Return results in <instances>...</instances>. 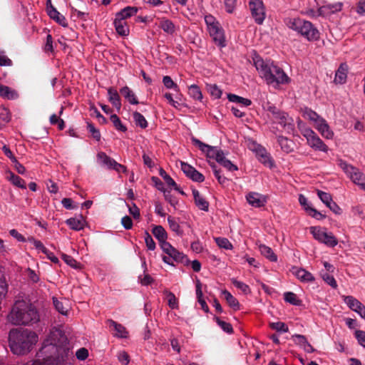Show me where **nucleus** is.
<instances>
[{"mask_svg":"<svg viewBox=\"0 0 365 365\" xmlns=\"http://www.w3.org/2000/svg\"><path fill=\"white\" fill-rule=\"evenodd\" d=\"M207 91L215 99L220 98L222 94L221 89L215 84L207 85Z\"/></svg>","mask_w":365,"mask_h":365,"instance_id":"nucleus-49","label":"nucleus"},{"mask_svg":"<svg viewBox=\"0 0 365 365\" xmlns=\"http://www.w3.org/2000/svg\"><path fill=\"white\" fill-rule=\"evenodd\" d=\"M7 178L14 185L22 189L26 188L25 181L14 173L9 172Z\"/></svg>","mask_w":365,"mask_h":365,"instance_id":"nucleus-35","label":"nucleus"},{"mask_svg":"<svg viewBox=\"0 0 365 365\" xmlns=\"http://www.w3.org/2000/svg\"><path fill=\"white\" fill-rule=\"evenodd\" d=\"M113 24L116 32L119 35L122 36H126L129 34V27L125 20L121 19L115 16Z\"/></svg>","mask_w":365,"mask_h":365,"instance_id":"nucleus-17","label":"nucleus"},{"mask_svg":"<svg viewBox=\"0 0 365 365\" xmlns=\"http://www.w3.org/2000/svg\"><path fill=\"white\" fill-rule=\"evenodd\" d=\"M314 128L320 133L322 137L327 139H332L334 137V132L331 130L329 125L324 118H322L314 125Z\"/></svg>","mask_w":365,"mask_h":365,"instance_id":"nucleus-16","label":"nucleus"},{"mask_svg":"<svg viewBox=\"0 0 365 365\" xmlns=\"http://www.w3.org/2000/svg\"><path fill=\"white\" fill-rule=\"evenodd\" d=\"M277 142L284 153H289L294 150V142L287 137L279 135L277 137Z\"/></svg>","mask_w":365,"mask_h":365,"instance_id":"nucleus-23","label":"nucleus"},{"mask_svg":"<svg viewBox=\"0 0 365 365\" xmlns=\"http://www.w3.org/2000/svg\"><path fill=\"white\" fill-rule=\"evenodd\" d=\"M167 300L170 308L172 309H178V301L175 294L170 292H167Z\"/></svg>","mask_w":365,"mask_h":365,"instance_id":"nucleus-50","label":"nucleus"},{"mask_svg":"<svg viewBox=\"0 0 365 365\" xmlns=\"http://www.w3.org/2000/svg\"><path fill=\"white\" fill-rule=\"evenodd\" d=\"M324 236L321 243L331 247H334L338 244V240L331 232H326Z\"/></svg>","mask_w":365,"mask_h":365,"instance_id":"nucleus-37","label":"nucleus"},{"mask_svg":"<svg viewBox=\"0 0 365 365\" xmlns=\"http://www.w3.org/2000/svg\"><path fill=\"white\" fill-rule=\"evenodd\" d=\"M339 165L354 184L365 190V175L364 173L342 160H339Z\"/></svg>","mask_w":365,"mask_h":365,"instance_id":"nucleus-8","label":"nucleus"},{"mask_svg":"<svg viewBox=\"0 0 365 365\" xmlns=\"http://www.w3.org/2000/svg\"><path fill=\"white\" fill-rule=\"evenodd\" d=\"M168 222L169 224V227L173 232H175L179 236H182L183 235V231L181 229L180 224L176 220V219L169 216L168 217Z\"/></svg>","mask_w":365,"mask_h":365,"instance_id":"nucleus-38","label":"nucleus"},{"mask_svg":"<svg viewBox=\"0 0 365 365\" xmlns=\"http://www.w3.org/2000/svg\"><path fill=\"white\" fill-rule=\"evenodd\" d=\"M249 6L255 22L258 24H262L265 18V11L262 1L261 0H250Z\"/></svg>","mask_w":365,"mask_h":365,"instance_id":"nucleus-12","label":"nucleus"},{"mask_svg":"<svg viewBox=\"0 0 365 365\" xmlns=\"http://www.w3.org/2000/svg\"><path fill=\"white\" fill-rule=\"evenodd\" d=\"M322 277L324 282L330 285L332 288L336 289L337 287V283L333 276L328 273H324L322 275Z\"/></svg>","mask_w":365,"mask_h":365,"instance_id":"nucleus-61","label":"nucleus"},{"mask_svg":"<svg viewBox=\"0 0 365 365\" xmlns=\"http://www.w3.org/2000/svg\"><path fill=\"white\" fill-rule=\"evenodd\" d=\"M355 337L356 338L358 343L365 348V331L356 330L355 331Z\"/></svg>","mask_w":365,"mask_h":365,"instance_id":"nucleus-64","label":"nucleus"},{"mask_svg":"<svg viewBox=\"0 0 365 365\" xmlns=\"http://www.w3.org/2000/svg\"><path fill=\"white\" fill-rule=\"evenodd\" d=\"M221 165H222L225 168L228 170L229 171L237 170L238 168L237 165H234L230 160L226 159L225 153L221 157V160L217 162Z\"/></svg>","mask_w":365,"mask_h":365,"instance_id":"nucleus-46","label":"nucleus"},{"mask_svg":"<svg viewBox=\"0 0 365 365\" xmlns=\"http://www.w3.org/2000/svg\"><path fill=\"white\" fill-rule=\"evenodd\" d=\"M287 26L301 34L308 41H317L319 38L318 29L310 22L300 18L289 19Z\"/></svg>","mask_w":365,"mask_h":365,"instance_id":"nucleus-5","label":"nucleus"},{"mask_svg":"<svg viewBox=\"0 0 365 365\" xmlns=\"http://www.w3.org/2000/svg\"><path fill=\"white\" fill-rule=\"evenodd\" d=\"M192 195L195 200L196 206L204 211H207L209 207V202L200 195L197 190H192Z\"/></svg>","mask_w":365,"mask_h":365,"instance_id":"nucleus-21","label":"nucleus"},{"mask_svg":"<svg viewBox=\"0 0 365 365\" xmlns=\"http://www.w3.org/2000/svg\"><path fill=\"white\" fill-rule=\"evenodd\" d=\"M11 115L7 110H4L0 113V129H2L10 121Z\"/></svg>","mask_w":365,"mask_h":365,"instance_id":"nucleus-53","label":"nucleus"},{"mask_svg":"<svg viewBox=\"0 0 365 365\" xmlns=\"http://www.w3.org/2000/svg\"><path fill=\"white\" fill-rule=\"evenodd\" d=\"M254 65L260 77L268 85L277 87L280 84L288 83L290 78L284 71L270 61H264L259 56L253 58Z\"/></svg>","mask_w":365,"mask_h":365,"instance_id":"nucleus-3","label":"nucleus"},{"mask_svg":"<svg viewBox=\"0 0 365 365\" xmlns=\"http://www.w3.org/2000/svg\"><path fill=\"white\" fill-rule=\"evenodd\" d=\"M294 343L302 348L308 341L306 336L302 334H294L292 336Z\"/></svg>","mask_w":365,"mask_h":365,"instance_id":"nucleus-62","label":"nucleus"},{"mask_svg":"<svg viewBox=\"0 0 365 365\" xmlns=\"http://www.w3.org/2000/svg\"><path fill=\"white\" fill-rule=\"evenodd\" d=\"M133 117L136 125L140 126L141 128H147L148 122L141 113L135 111L133 113Z\"/></svg>","mask_w":365,"mask_h":365,"instance_id":"nucleus-42","label":"nucleus"},{"mask_svg":"<svg viewBox=\"0 0 365 365\" xmlns=\"http://www.w3.org/2000/svg\"><path fill=\"white\" fill-rule=\"evenodd\" d=\"M108 100L110 102V103L118 110H119L121 108V102H120V98L118 91L113 88H109L108 89Z\"/></svg>","mask_w":365,"mask_h":365,"instance_id":"nucleus-26","label":"nucleus"},{"mask_svg":"<svg viewBox=\"0 0 365 365\" xmlns=\"http://www.w3.org/2000/svg\"><path fill=\"white\" fill-rule=\"evenodd\" d=\"M222 295L225 297L229 306L234 310H238L240 309V304L238 300L235 297H233L230 292L227 290H223L222 292Z\"/></svg>","mask_w":365,"mask_h":365,"instance_id":"nucleus-32","label":"nucleus"},{"mask_svg":"<svg viewBox=\"0 0 365 365\" xmlns=\"http://www.w3.org/2000/svg\"><path fill=\"white\" fill-rule=\"evenodd\" d=\"M53 303L56 309L63 315H67L69 311L68 302L66 299L59 300L56 297H53Z\"/></svg>","mask_w":365,"mask_h":365,"instance_id":"nucleus-24","label":"nucleus"},{"mask_svg":"<svg viewBox=\"0 0 365 365\" xmlns=\"http://www.w3.org/2000/svg\"><path fill=\"white\" fill-rule=\"evenodd\" d=\"M38 341V336L34 331L25 329H12L9 334L11 351L16 355L29 353Z\"/></svg>","mask_w":365,"mask_h":365,"instance_id":"nucleus-4","label":"nucleus"},{"mask_svg":"<svg viewBox=\"0 0 365 365\" xmlns=\"http://www.w3.org/2000/svg\"><path fill=\"white\" fill-rule=\"evenodd\" d=\"M66 222L70 227L71 229L76 231L83 230L86 223L82 216H81L78 218H69L66 220Z\"/></svg>","mask_w":365,"mask_h":365,"instance_id":"nucleus-28","label":"nucleus"},{"mask_svg":"<svg viewBox=\"0 0 365 365\" xmlns=\"http://www.w3.org/2000/svg\"><path fill=\"white\" fill-rule=\"evenodd\" d=\"M8 321L14 325L32 326L40 320L36 307L29 301L16 300L8 314Z\"/></svg>","mask_w":365,"mask_h":365,"instance_id":"nucleus-2","label":"nucleus"},{"mask_svg":"<svg viewBox=\"0 0 365 365\" xmlns=\"http://www.w3.org/2000/svg\"><path fill=\"white\" fill-rule=\"evenodd\" d=\"M0 96L6 99H15L18 97V93L11 88L0 85Z\"/></svg>","mask_w":365,"mask_h":365,"instance_id":"nucleus-31","label":"nucleus"},{"mask_svg":"<svg viewBox=\"0 0 365 365\" xmlns=\"http://www.w3.org/2000/svg\"><path fill=\"white\" fill-rule=\"evenodd\" d=\"M272 329L279 332H287L289 331L288 327L282 322H273L270 324Z\"/></svg>","mask_w":365,"mask_h":365,"instance_id":"nucleus-57","label":"nucleus"},{"mask_svg":"<svg viewBox=\"0 0 365 365\" xmlns=\"http://www.w3.org/2000/svg\"><path fill=\"white\" fill-rule=\"evenodd\" d=\"M227 98L230 102L240 103L245 106H249L252 104L251 100L232 93L227 94Z\"/></svg>","mask_w":365,"mask_h":365,"instance_id":"nucleus-36","label":"nucleus"},{"mask_svg":"<svg viewBox=\"0 0 365 365\" xmlns=\"http://www.w3.org/2000/svg\"><path fill=\"white\" fill-rule=\"evenodd\" d=\"M121 95L130 103L138 104V101L133 91L128 86H124L120 90Z\"/></svg>","mask_w":365,"mask_h":365,"instance_id":"nucleus-29","label":"nucleus"},{"mask_svg":"<svg viewBox=\"0 0 365 365\" xmlns=\"http://www.w3.org/2000/svg\"><path fill=\"white\" fill-rule=\"evenodd\" d=\"M107 324L110 327H113L114 328L115 331H116V333L114 334L115 336L118 338H126L128 336V331L122 324L117 323L113 319H108Z\"/></svg>","mask_w":365,"mask_h":365,"instance_id":"nucleus-25","label":"nucleus"},{"mask_svg":"<svg viewBox=\"0 0 365 365\" xmlns=\"http://www.w3.org/2000/svg\"><path fill=\"white\" fill-rule=\"evenodd\" d=\"M117 357L118 361L124 365H128L130 362V356L125 351L118 352Z\"/></svg>","mask_w":365,"mask_h":365,"instance_id":"nucleus-63","label":"nucleus"},{"mask_svg":"<svg viewBox=\"0 0 365 365\" xmlns=\"http://www.w3.org/2000/svg\"><path fill=\"white\" fill-rule=\"evenodd\" d=\"M348 73V66L346 63H341L336 71L334 82L339 84H344L346 81Z\"/></svg>","mask_w":365,"mask_h":365,"instance_id":"nucleus-18","label":"nucleus"},{"mask_svg":"<svg viewBox=\"0 0 365 365\" xmlns=\"http://www.w3.org/2000/svg\"><path fill=\"white\" fill-rule=\"evenodd\" d=\"M143 266L144 267L145 269H144V274L143 275H140L138 277V281L139 282L143 285V286H148V285H150L153 282V279L151 277V276L148 274H145V269H147L146 267V263L144 261L143 263Z\"/></svg>","mask_w":365,"mask_h":365,"instance_id":"nucleus-45","label":"nucleus"},{"mask_svg":"<svg viewBox=\"0 0 365 365\" xmlns=\"http://www.w3.org/2000/svg\"><path fill=\"white\" fill-rule=\"evenodd\" d=\"M138 11V7L127 6V7L123 9L119 12H118L115 14V16H117L121 19L125 20L128 18L135 16Z\"/></svg>","mask_w":365,"mask_h":365,"instance_id":"nucleus-30","label":"nucleus"},{"mask_svg":"<svg viewBox=\"0 0 365 365\" xmlns=\"http://www.w3.org/2000/svg\"><path fill=\"white\" fill-rule=\"evenodd\" d=\"M160 247L162 248L163 251L168 255L164 256L163 257L164 262L168 264H173L172 262L170 261L171 259L176 262H182L184 258L183 254L177 250L169 242H164L162 246H160Z\"/></svg>","mask_w":365,"mask_h":365,"instance_id":"nucleus-10","label":"nucleus"},{"mask_svg":"<svg viewBox=\"0 0 365 365\" xmlns=\"http://www.w3.org/2000/svg\"><path fill=\"white\" fill-rule=\"evenodd\" d=\"M246 199L250 205L255 207H263L266 203V198L259 193L250 192L246 195Z\"/></svg>","mask_w":365,"mask_h":365,"instance_id":"nucleus-14","label":"nucleus"},{"mask_svg":"<svg viewBox=\"0 0 365 365\" xmlns=\"http://www.w3.org/2000/svg\"><path fill=\"white\" fill-rule=\"evenodd\" d=\"M342 9L341 3H336L334 4H329L323 7L319 8V11L329 10V12L334 13L341 11Z\"/></svg>","mask_w":365,"mask_h":365,"instance_id":"nucleus-59","label":"nucleus"},{"mask_svg":"<svg viewBox=\"0 0 365 365\" xmlns=\"http://www.w3.org/2000/svg\"><path fill=\"white\" fill-rule=\"evenodd\" d=\"M159 174L164 179L168 185L174 187L175 190H179V187L176 182L169 175L167 174V173L163 168L160 170Z\"/></svg>","mask_w":365,"mask_h":365,"instance_id":"nucleus-43","label":"nucleus"},{"mask_svg":"<svg viewBox=\"0 0 365 365\" xmlns=\"http://www.w3.org/2000/svg\"><path fill=\"white\" fill-rule=\"evenodd\" d=\"M110 120L117 130L122 132H125L127 130V128L122 123L120 119L116 114L110 115Z\"/></svg>","mask_w":365,"mask_h":365,"instance_id":"nucleus-48","label":"nucleus"},{"mask_svg":"<svg viewBox=\"0 0 365 365\" xmlns=\"http://www.w3.org/2000/svg\"><path fill=\"white\" fill-rule=\"evenodd\" d=\"M259 250L261 254L271 262H276L277 260V255L269 247L265 245H259Z\"/></svg>","mask_w":365,"mask_h":365,"instance_id":"nucleus-34","label":"nucleus"},{"mask_svg":"<svg viewBox=\"0 0 365 365\" xmlns=\"http://www.w3.org/2000/svg\"><path fill=\"white\" fill-rule=\"evenodd\" d=\"M305 210L310 216L317 220H322L325 217L324 215L317 211L315 208L312 207L310 205L305 207Z\"/></svg>","mask_w":365,"mask_h":365,"instance_id":"nucleus-54","label":"nucleus"},{"mask_svg":"<svg viewBox=\"0 0 365 365\" xmlns=\"http://www.w3.org/2000/svg\"><path fill=\"white\" fill-rule=\"evenodd\" d=\"M205 21L207 25L210 36L212 37L215 43L222 48L226 46L224 31L220 23L212 15H206Z\"/></svg>","mask_w":365,"mask_h":365,"instance_id":"nucleus-6","label":"nucleus"},{"mask_svg":"<svg viewBox=\"0 0 365 365\" xmlns=\"http://www.w3.org/2000/svg\"><path fill=\"white\" fill-rule=\"evenodd\" d=\"M158 27L168 35H174L176 32V26L174 23L165 17L158 18Z\"/></svg>","mask_w":365,"mask_h":365,"instance_id":"nucleus-15","label":"nucleus"},{"mask_svg":"<svg viewBox=\"0 0 365 365\" xmlns=\"http://www.w3.org/2000/svg\"><path fill=\"white\" fill-rule=\"evenodd\" d=\"M302 117L312 122L315 125L322 118L315 111L309 108H305L302 110Z\"/></svg>","mask_w":365,"mask_h":365,"instance_id":"nucleus-27","label":"nucleus"},{"mask_svg":"<svg viewBox=\"0 0 365 365\" xmlns=\"http://www.w3.org/2000/svg\"><path fill=\"white\" fill-rule=\"evenodd\" d=\"M63 260L70 267L74 269H81V265L73 257L66 254H62L61 256Z\"/></svg>","mask_w":365,"mask_h":365,"instance_id":"nucleus-47","label":"nucleus"},{"mask_svg":"<svg viewBox=\"0 0 365 365\" xmlns=\"http://www.w3.org/2000/svg\"><path fill=\"white\" fill-rule=\"evenodd\" d=\"M87 129L89 131V133L92 135V137L96 140L97 141H99L101 140V133L99 130L95 128L94 125L91 123H87Z\"/></svg>","mask_w":365,"mask_h":365,"instance_id":"nucleus-56","label":"nucleus"},{"mask_svg":"<svg viewBox=\"0 0 365 365\" xmlns=\"http://www.w3.org/2000/svg\"><path fill=\"white\" fill-rule=\"evenodd\" d=\"M215 240L217 245L221 248H224L225 250H232L233 247L231 242L227 238L217 237Z\"/></svg>","mask_w":365,"mask_h":365,"instance_id":"nucleus-51","label":"nucleus"},{"mask_svg":"<svg viewBox=\"0 0 365 365\" xmlns=\"http://www.w3.org/2000/svg\"><path fill=\"white\" fill-rule=\"evenodd\" d=\"M307 144L314 150L327 153L328 146L314 131L305 130V137Z\"/></svg>","mask_w":365,"mask_h":365,"instance_id":"nucleus-11","label":"nucleus"},{"mask_svg":"<svg viewBox=\"0 0 365 365\" xmlns=\"http://www.w3.org/2000/svg\"><path fill=\"white\" fill-rule=\"evenodd\" d=\"M163 83L167 88H169V89L173 88L176 91L178 89V85L168 76H165L163 77Z\"/></svg>","mask_w":365,"mask_h":365,"instance_id":"nucleus-60","label":"nucleus"},{"mask_svg":"<svg viewBox=\"0 0 365 365\" xmlns=\"http://www.w3.org/2000/svg\"><path fill=\"white\" fill-rule=\"evenodd\" d=\"M188 93L191 98L195 100L201 101L202 99V94L200 88L197 85H191L189 87Z\"/></svg>","mask_w":365,"mask_h":365,"instance_id":"nucleus-40","label":"nucleus"},{"mask_svg":"<svg viewBox=\"0 0 365 365\" xmlns=\"http://www.w3.org/2000/svg\"><path fill=\"white\" fill-rule=\"evenodd\" d=\"M209 164H210V167L212 168L214 175H215V178L217 179V181L219 182V183L221 185L225 184L227 181V178H225V176L221 175V171H220V170L217 169V166H216L215 163L213 162L209 161Z\"/></svg>","mask_w":365,"mask_h":365,"instance_id":"nucleus-44","label":"nucleus"},{"mask_svg":"<svg viewBox=\"0 0 365 365\" xmlns=\"http://www.w3.org/2000/svg\"><path fill=\"white\" fill-rule=\"evenodd\" d=\"M344 302L354 312H356L360 317L365 319V306L357 299L352 296H346L344 297Z\"/></svg>","mask_w":365,"mask_h":365,"instance_id":"nucleus-13","label":"nucleus"},{"mask_svg":"<svg viewBox=\"0 0 365 365\" xmlns=\"http://www.w3.org/2000/svg\"><path fill=\"white\" fill-rule=\"evenodd\" d=\"M317 195L327 206L332 201L331 195L322 190H317Z\"/></svg>","mask_w":365,"mask_h":365,"instance_id":"nucleus-58","label":"nucleus"},{"mask_svg":"<svg viewBox=\"0 0 365 365\" xmlns=\"http://www.w3.org/2000/svg\"><path fill=\"white\" fill-rule=\"evenodd\" d=\"M267 110L272 114L274 123L279 124L287 133H294V120L288 113L272 105H268Z\"/></svg>","mask_w":365,"mask_h":365,"instance_id":"nucleus-7","label":"nucleus"},{"mask_svg":"<svg viewBox=\"0 0 365 365\" xmlns=\"http://www.w3.org/2000/svg\"><path fill=\"white\" fill-rule=\"evenodd\" d=\"M284 299L285 302L292 305L299 306L302 303V301L298 299L297 294L291 292H285L284 294Z\"/></svg>","mask_w":365,"mask_h":365,"instance_id":"nucleus-41","label":"nucleus"},{"mask_svg":"<svg viewBox=\"0 0 365 365\" xmlns=\"http://www.w3.org/2000/svg\"><path fill=\"white\" fill-rule=\"evenodd\" d=\"M293 274L302 282H309L314 280V276L309 272L302 268H293Z\"/></svg>","mask_w":365,"mask_h":365,"instance_id":"nucleus-19","label":"nucleus"},{"mask_svg":"<svg viewBox=\"0 0 365 365\" xmlns=\"http://www.w3.org/2000/svg\"><path fill=\"white\" fill-rule=\"evenodd\" d=\"M192 142L206 155L207 158L215 159L217 162L221 160V157L224 154L222 150L218 149L217 147L207 145L196 138H193Z\"/></svg>","mask_w":365,"mask_h":365,"instance_id":"nucleus-9","label":"nucleus"},{"mask_svg":"<svg viewBox=\"0 0 365 365\" xmlns=\"http://www.w3.org/2000/svg\"><path fill=\"white\" fill-rule=\"evenodd\" d=\"M310 232L312 234L314 238L318 242H321L323 237H324V234L327 232L326 228H322L320 227H311Z\"/></svg>","mask_w":365,"mask_h":365,"instance_id":"nucleus-39","label":"nucleus"},{"mask_svg":"<svg viewBox=\"0 0 365 365\" xmlns=\"http://www.w3.org/2000/svg\"><path fill=\"white\" fill-rule=\"evenodd\" d=\"M69 354L66 336L61 330L55 329L43 341L31 365H60Z\"/></svg>","mask_w":365,"mask_h":365,"instance_id":"nucleus-1","label":"nucleus"},{"mask_svg":"<svg viewBox=\"0 0 365 365\" xmlns=\"http://www.w3.org/2000/svg\"><path fill=\"white\" fill-rule=\"evenodd\" d=\"M152 233L158 240L160 246H162L164 242H167L168 234L163 226H154L152 230Z\"/></svg>","mask_w":365,"mask_h":365,"instance_id":"nucleus-20","label":"nucleus"},{"mask_svg":"<svg viewBox=\"0 0 365 365\" xmlns=\"http://www.w3.org/2000/svg\"><path fill=\"white\" fill-rule=\"evenodd\" d=\"M232 283L235 287L240 289L244 294L250 293V289L249 286L245 283L238 281L236 279H232Z\"/></svg>","mask_w":365,"mask_h":365,"instance_id":"nucleus-52","label":"nucleus"},{"mask_svg":"<svg viewBox=\"0 0 365 365\" xmlns=\"http://www.w3.org/2000/svg\"><path fill=\"white\" fill-rule=\"evenodd\" d=\"M48 15L49 17L52 19H53L56 22H57L58 24L61 25L63 27L68 26L67 21L64 16H63L61 14H60L56 9H51V11H50Z\"/></svg>","mask_w":365,"mask_h":365,"instance_id":"nucleus-33","label":"nucleus"},{"mask_svg":"<svg viewBox=\"0 0 365 365\" xmlns=\"http://www.w3.org/2000/svg\"><path fill=\"white\" fill-rule=\"evenodd\" d=\"M97 159L100 164L106 166L108 168L112 169L113 166L120 167L115 160L108 156L103 152H101L97 155Z\"/></svg>","mask_w":365,"mask_h":365,"instance_id":"nucleus-22","label":"nucleus"},{"mask_svg":"<svg viewBox=\"0 0 365 365\" xmlns=\"http://www.w3.org/2000/svg\"><path fill=\"white\" fill-rule=\"evenodd\" d=\"M216 322L221 329L226 333L231 334L233 332L232 327L230 323L224 322L218 317H216Z\"/></svg>","mask_w":365,"mask_h":365,"instance_id":"nucleus-55","label":"nucleus"}]
</instances>
